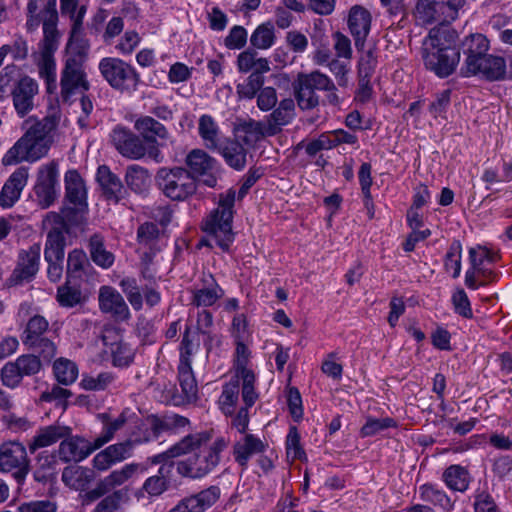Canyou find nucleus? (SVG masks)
Here are the masks:
<instances>
[{"label":"nucleus","mask_w":512,"mask_h":512,"mask_svg":"<svg viewBox=\"0 0 512 512\" xmlns=\"http://www.w3.org/2000/svg\"><path fill=\"white\" fill-rule=\"evenodd\" d=\"M210 440L209 432L189 434L167 450V455L170 457H179L194 452L188 458L177 462L176 468L180 475L193 479L202 478L218 466L221 453L228 446V440L219 437L207 445Z\"/></svg>","instance_id":"1"},{"label":"nucleus","mask_w":512,"mask_h":512,"mask_svg":"<svg viewBox=\"0 0 512 512\" xmlns=\"http://www.w3.org/2000/svg\"><path fill=\"white\" fill-rule=\"evenodd\" d=\"M60 112L53 109L42 120L33 123L24 135L7 151L2 159L5 166L23 161L35 162L47 155L54 131L60 122Z\"/></svg>","instance_id":"2"},{"label":"nucleus","mask_w":512,"mask_h":512,"mask_svg":"<svg viewBox=\"0 0 512 512\" xmlns=\"http://www.w3.org/2000/svg\"><path fill=\"white\" fill-rule=\"evenodd\" d=\"M456 33L449 27H434L422 44V57L427 69L441 78L451 75L460 60L454 47Z\"/></svg>","instance_id":"3"},{"label":"nucleus","mask_w":512,"mask_h":512,"mask_svg":"<svg viewBox=\"0 0 512 512\" xmlns=\"http://www.w3.org/2000/svg\"><path fill=\"white\" fill-rule=\"evenodd\" d=\"M235 198L236 192L233 189L220 194L218 207L202 221V230L223 250H228L234 240L232 221Z\"/></svg>","instance_id":"4"},{"label":"nucleus","mask_w":512,"mask_h":512,"mask_svg":"<svg viewBox=\"0 0 512 512\" xmlns=\"http://www.w3.org/2000/svg\"><path fill=\"white\" fill-rule=\"evenodd\" d=\"M155 179L159 189L172 201H184L197 190L196 179L182 167H162L157 171Z\"/></svg>","instance_id":"5"},{"label":"nucleus","mask_w":512,"mask_h":512,"mask_svg":"<svg viewBox=\"0 0 512 512\" xmlns=\"http://www.w3.org/2000/svg\"><path fill=\"white\" fill-rule=\"evenodd\" d=\"M111 141L115 149L123 157L140 160L148 157L156 163L163 161V154L155 145L148 146L139 134L133 133L123 126H116L111 133Z\"/></svg>","instance_id":"6"},{"label":"nucleus","mask_w":512,"mask_h":512,"mask_svg":"<svg viewBox=\"0 0 512 512\" xmlns=\"http://www.w3.org/2000/svg\"><path fill=\"white\" fill-rule=\"evenodd\" d=\"M465 0H418L414 17L419 25L437 23L438 27H448L458 17L459 10L465 5Z\"/></svg>","instance_id":"7"},{"label":"nucleus","mask_w":512,"mask_h":512,"mask_svg":"<svg viewBox=\"0 0 512 512\" xmlns=\"http://www.w3.org/2000/svg\"><path fill=\"white\" fill-rule=\"evenodd\" d=\"M99 71L107 83L120 92L137 90L139 74L127 62L115 57H105L99 62Z\"/></svg>","instance_id":"8"},{"label":"nucleus","mask_w":512,"mask_h":512,"mask_svg":"<svg viewBox=\"0 0 512 512\" xmlns=\"http://www.w3.org/2000/svg\"><path fill=\"white\" fill-rule=\"evenodd\" d=\"M48 321L40 315L29 319L22 335L23 344L44 360L50 361L56 354L55 344L47 337Z\"/></svg>","instance_id":"9"},{"label":"nucleus","mask_w":512,"mask_h":512,"mask_svg":"<svg viewBox=\"0 0 512 512\" xmlns=\"http://www.w3.org/2000/svg\"><path fill=\"white\" fill-rule=\"evenodd\" d=\"M86 49L87 47L83 46L82 50L68 56L65 61L60 80L61 96L65 101L77 91H87L89 89V82L83 68Z\"/></svg>","instance_id":"10"},{"label":"nucleus","mask_w":512,"mask_h":512,"mask_svg":"<svg viewBox=\"0 0 512 512\" xmlns=\"http://www.w3.org/2000/svg\"><path fill=\"white\" fill-rule=\"evenodd\" d=\"M16 469L14 477L21 484L30 471V460L26 447L18 441H8L0 445V472Z\"/></svg>","instance_id":"11"},{"label":"nucleus","mask_w":512,"mask_h":512,"mask_svg":"<svg viewBox=\"0 0 512 512\" xmlns=\"http://www.w3.org/2000/svg\"><path fill=\"white\" fill-rule=\"evenodd\" d=\"M144 468L141 464L130 463L120 469L113 470L103 479H101L95 488L87 491L83 496V504H91L102 498L104 495L111 493L116 487H120L131 479L136 473Z\"/></svg>","instance_id":"12"},{"label":"nucleus","mask_w":512,"mask_h":512,"mask_svg":"<svg viewBox=\"0 0 512 512\" xmlns=\"http://www.w3.org/2000/svg\"><path fill=\"white\" fill-rule=\"evenodd\" d=\"M41 369L42 362L38 356L24 354L2 367L1 381L4 386L14 389L20 385L23 377L36 375Z\"/></svg>","instance_id":"13"},{"label":"nucleus","mask_w":512,"mask_h":512,"mask_svg":"<svg viewBox=\"0 0 512 512\" xmlns=\"http://www.w3.org/2000/svg\"><path fill=\"white\" fill-rule=\"evenodd\" d=\"M39 86L35 79L22 75L10 90L13 107L21 118L29 114L35 107Z\"/></svg>","instance_id":"14"},{"label":"nucleus","mask_w":512,"mask_h":512,"mask_svg":"<svg viewBox=\"0 0 512 512\" xmlns=\"http://www.w3.org/2000/svg\"><path fill=\"white\" fill-rule=\"evenodd\" d=\"M58 162L53 160L42 165L37 173V181L34 191L38 204L42 208H48L57 198Z\"/></svg>","instance_id":"15"},{"label":"nucleus","mask_w":512,"mask_h":512,"mask_svg":"<svg viewBox=\"0 0 512 512\" xmlns=\"http://www.w3.org/2000/svg\"><path fill=\"white\" fill-rule=\"evenodd\" d=\"M41 246L39 243L31 245L28 249H22L18 253L17 265L13 270L10 282L18 285L30 282L39 271Z\"/></svg>","instance_id":"16"},{"label":"nucleus","mask_w":512,"mask_h":512,"mask_svg":"<svg viewBox=\"0 0 512 512\" xmlns=\"http://www.w3.org/2000/svg\"><path fill=\"white\" fill-rule=\"evenodd\" d=\"M462 74L467 77L480 76L489 81L503 80L506 76V61L501 56L486 52L476 60L474 67L467 66L462 68Z\"/></svg>","instance_id":"17"},{"label":"nucleus","mask_w":512,"mask_h":512,"mask_svg":"<svg viewBox=\"0 0 512 512\" xmlns=\"http://www.w3.org/2000/svg\"><path fill=\"white\" fill-rule=\"evenodd\" d=\"M97 450L94 442L91 443L81 436L71 434L62 438L58 447L59 459L64 463L80 462Z\"/></svg>","instance_id":"18"},{"label":"nucleus","mask_w":512,"mask_h":512,"mask_svg":"<svg viewBox=\"0 0 512 512\" xmlns=\"http://www.w3.org/2000/svg\"><path fill=\"white\" fill-rule=\"evenodd\" d=\"M99 307L103 313L110 314L117 321L130 318L129 307L122 295L111 286H102L99 290Z\"/></svg>","instance_id":"19"},{"label":"nucleus","mask_w":512,"mask_h":512,"mask_svg":"<svg viewBox=\"0 0 512 512\" xmlns=\"http://www.w3.org/2000/svg\"><path fill=\"white\" fill-rule=\"evenodd\" d=\"M41 23L44 34L42 53L52 54L56 51L59 43L57 0H47L45 2L44 21Z\"/></svg>","instance_id":"20"},{"label":"nucleus","mask_w":512,"mask_h":512,"mask_svg":"<svg viewBox=\"0 0 512 512\" xmlns=\"http://www.w3.org/2000/svg\"><path fill=\"white\" fill-rule=\"evenodd\" d=\"M28 177L29 169L24 166L19 167L10 175L0 192V206L2 208H11L19 200Z\"/></svg>","instance_id":"21"},{"label":"nucleus","mask_w":512,"mask_h":512,"mask_svg":"<svg viewBox=\"0 0 512 512\" xmlns=\"http://www.w3.org/2000/svg\"><path fill=\"white\" fill-rule=\"evenodd\" d=\"M371 14L362 6H353L348 16V27L354 37L355 47L362 50L371 28Z\"/></svg>","instance_id":"22"},{"label":"nucleus","mask_w":512,"mask_h":512,"mask_svg":"<svg viewBox=\"0 0 512 512\" xmlns=\"http://www.w3.org/2000/svg\"><path fill=\"white\" fill-rule=\"evenodd\" d=\"M219 496L220 489L217 486H211L198 494L182 499L169 512H204L218 500Z\"/></svg>","instance_id":"23"},{"label":"nucleus","mask_w":512,"mask_h":512,"mask_svg":"<svg viewBox=\"0 0 512 512\" xmlns=\"http://www.w3.org/2000/svg\"><path fill=\"white\" fill-rule=\"evenodd\" d=\"M134 128L148 146L155 145L158 149L161 146L158 140L164 141L169 138L168 129L152 116L137 118Z\"/></svg>","instance_id":"24"},{"label":"nucleus","mask_w":512,"mask_h":512,"mask_svg":"<svg viewBox=\"0 0 512 512\" xmlns=\"http://www.w3.org/2000/svg\"><path fill=\"white\" fill-rule=\"evenodd\" d=\"M267 445L253 434H244L233 444V457L235 462L243 469L247 468L248 462L254 455L263 453Z\"/></svg>","instance_id":"25"},{"label":"nucleus","mask_w":512,"mask_h":512,"mask_svg":"<svg viewBox=\"0 0 512 512\" xmlns=\"http://www.w3.org/2000/svg\"><path fill=\"white\" fill-rule=\"evenodd\" d=\"M72 429L69 426L53 424L40 428L29 443V450L34 453L36 450L51 446L69 436Z\"/></svg>","instance_id":"26"},{"label":"nucleus","mask_w":512,"mask_h":512,"mask_svg":"<svg viewBox=\"0 0 512 512\" xmlns=\"http://www.w3.org/2000/svg\"><path fill=\"white\" fill-rule=\"evenodd\" d=\"M97 181L107 200L119 202L123 198L125 190L122 181L116 174L112 173L108 166H99Z\"/></svg>","instance_id":"27"},{"label":"nucleus","mask_w":512,"mask_h":512,"mask_svg":"<svg viewBox=\"0 0 512 512\" xmlns=\"http://www.w3.org/2000/svg\"><path fill=\"white\" fill-rule=\"evenodd\" d=\"M65 189L67 200L82 211L87 208V192L83 179L76 170L65 174Z\"/></svg>","instance_id":"28"},{"label":"nucleus","mask_w":512,"mask_h":512,"mask_svg":"<svg viewBox=\"0 0 512 512\" xmlns=\"http://www.w3.org/2000/svg\"><path fill=\"white\" fill-rule=\"evenodd\" d=\"M500 258L497 252L478 245L469 249L470 268L465 273V285L474 287V272L485 267V263H495Z\"/></svg>","instance_id":"29"},{"label":"nucleus","mask_w":512,"mask_h":512,"mask_svg":"<svg viewBox=\"0 0 512 512\" xmlns=\"http://www.w3.org/2000/svg\"><path fill=\"white\" fill-rule=\"evenodd\" d=\"M178 379L181 395L174 397L176 405L192 403L197 400L198 386L191 365L178 366Z\"/></svg>","instance_id":"30"},{"label":"nucleus","mask_w":512,"mask_h":512,"mask_svg":"<svg viewBox=\"0 0 512 512\" xmlns=\"http://www.w3.org/2000/svg\"><path fill=\"white\" fill-rule=\"evenodd\" d=\"M198 133L203 145L212 151L219 150L222 142L226 139L223 137L216 121L207 114L200 116L198 120Z\"/></svg>","instance_id":"31"},{"label":"nucleus","mask_w":512,"mask_h":512,"mask_svg":"<svg viewBox=\"0 0 512 512\" xmlns=\"http://www.w3.org/2000/svg\"><path fill=\"white\" fill-rule=\"evenodd\" d=\"M489 50V40L480 33L470 34L462 41V51L465 56L464 66H473L476 60Z\"/></svg>","instance_id":"32"},{"label":"nucleus","mask_w":512,"mask_h":512,"mask_svg":"<svg viewBox=\"0 0 512 512\" xmlns=\"http://www.w3.org/2000/svg\"><path fill=\"white\" fill-rule=\"evenodd\" d=\"M124 180L131 191L136 194H145L151 185V173L139 164H132L127 166Z\"/></svg>","instance_id":"33"},{"label":"nucleus","mask_w":512,"mask_h":512,"mask_svg":"<svg viewBox=\"0 0 512 512\" xmlns=\"http://www.w3.org/2000/svg\"><path fill=\"white\" fill-rule=\"evenodd\" d=\"M203 282L207 287L197 289L193 292L192 304L197 307L212 306L218 299L224 295L222 288L215 282L211 274L205 275Z\"/></svg>","instance_id":"34"},{"label":"nucleus","mask_w":512,"mask_h":512,"mask_svg":"<svg viewBox=\"0 0 512 512\" xmlns=\"http://www.w3.org/2000/svg\"><path fill=\"white\" fill-rule=\"evenodd\" d=\"M163 235L164 231L160 230L158 225L154 222H145L137 229L138 243L149 250L146 253L153 255L160 251L161 247L159 242Z\"/></svg>","instance_id":"35"},{"label":"nucleus","mask_w":512,"mask_h":512,"mask_svg":"<svg viewBox=\"0 0 512 512\" xmlns=\"http://www.w3.org/2000/svg\"><path fill=\"white\" fill-rule=\"evenodd\" d=\"M66 237L63 231L57 227L51 229L47 234L44 249L46 261H63L65 255Z\"/></svg>","instance_id":"36"},{"label":"nucleus","mask_w":512,"mask_h":512,"mask_svg":"<svg viewBox=\"0 0 512 512\" xmlns=\"http://www.w3.org/2000/svg\"><path fill=\"white\" fill-rule=\"evenodd\" d=\"M88 249L92 261L103 269L110 268L115 260L112 252L106 250L104 245V237L95 233L89 239Z\"/></svg>","instance_id":"37"},{"label":"nucleus","mask_w":512,"mask_h":512,"mask_svg":"<svg viewBox=\"0 0 512 512\" xmlns=\"http://www.w3.org/2000/svg\"><path fill=\"white\" fill-rule=\"evenodd\" d=\"M94 478L93 470L81 466L66 467L62 472V481L76 490H83Z\"/></svg>","instance_id":"38"},{"label":"nucleus","mask_w":512,"mask_h":512,"mask_svg":"<svg viewBox=\"0 0 512 512\" xmlns=\"http://www.w3.org/2000/svg\"><path fill=\"white\" fill-rule=\"evenodd\" d=\"M222 154L226 163L236 170H241L246 164V150L237 141L225 139L217 150Z\"/></svg>","instance_id":"39"},{"label":"nucleus","mask_w":512,"mask_h":512,"mask_svg":"<svg viewBox=\"0 0 512 512\" xmlns=\"http://www.w3.org/2000/svg\"><path fill=\"white\" fill-rule=\"evenodd\" d=\"M442 479L447 487L453 491L465 492L470 483L468 470L461 465H451L445 469Z\"/></svg>","instance_id":"40"},{"label":"nucleus","mask_w":512,"mask_h":512,"mask_svg":"<svg viewBox=\"0 0 512 512\" xmlns=\"http://www.w3.org/2000/svg\"><path fill=\"white\" fill-rule=\"evenodd\" d=\"M240 385L238 379H231L223 386L222 393L218 399L220 410L226 416H233L235 406L239 400Z\"/></svg>","instance_id":"41"},{"label":"nucleus","mask_w":512,"mask_h":512,"mask_svg":"<svg viewBox=\"0 0 512 512\" xmlns=\"http://www.w3.org/2000/svg\"><path fill=\"white\" fill-rule=\"evenodd\" d=\"M190 173L195 177L213 171L215 160L201 149L192 150L186 158Z\"/></svg>","instance_id":"42"},{"label":"nucleus","mask_w":512,"mask_h":512,"mask_svg":"<svg viewBox=\"0 0 512 512\" xmlns=\"http://www.w3.org/2000/svg\"><path fill=\"white\" fill-rule=\"evenodd\" d=\"M293 89L298 106L302 110H310L319 104V96L298 75L293 83Z\"/></svg>","instance_id":"43"},{"label":"nucleus","mask_w":512,"mask_h":512,"mask_svg":"<svg viewBox=\"0 0 512 512\" xmlns=\"http://www.w3.org/2000/svg\"><path fill=\"white\" fill-rule=\"evenodd\" d=\"M56 300L61 307L73 308L84 302L81 289L77 285H72V281L66 282L57 289Z\"/></svg>","instance_id":"44"},{"label":"nucleus","mask_w":512,"mask_h":512,"mask_svg":"<svg viewBox=\"0 0 512 512\" xmlns=\"http://www.w3.org/2000/svg\"><path fill=\"white\" fill-rule=\"evenodd\" d=\"M237 131L241 140L247 145H254L265 135H268L263 123L253 119L240 123L237 127Z\"/></svg>","instance_id":"45"},{"label":"nucleus","mask_w":512,"mask_h":512,"mask_svg":"<svg viewBox=\"0 0 512 512\" xmlns=\"http://www.w3.org/2000/svg\"><path fill=\"white\" fill-rule=\"evenodd\" d=\"M90 267L89 260L86 254L79 249H74L68 254L67 258V279L76 280L80 279L85 273L86 269Z\"/></svg>","instance_id":"46"},{"label":"nucleus","mask_w":512,"mask_h":512,"mask_svg":"<svg viewBox=\"0 0 512 512\" xmlns=\"http://www.w3.org/2000/svg\"><path fill=\"white\" fill-rule=\"evenodd\" d=\"M99 417L101 418L104 426L101 434L94 440V444L97 449L112 440L115 433L121 429L126 422L124 415H119L114 420H111L108 414H101Z\"/></svg>","instance_id":"47"},{"label":"nucleus","mask_w":512,"mask_h":512,"mask_svg":"<svg viewBox=\"0 0 512 512\" xmlns=\"http://www.w3.org/2000/svg\"><path fill=\"white\" fill-rule=\"evenodd\" d=\"M53 371L56 380L62 385H70L78 377L77 365L65 358H59L54 362Z\"/></svg>","instance_id":"48"},{"label":"nucleus","mask_w":512,"mask_h":512,"mask_svg":"<svg viewBox=\"0 0 512 512\" xmlns=\"http://www.w3.org/2000/svg\"><path fill=\"white\" fill-rule=\"evenodd\" d=\"M420 497L425 502L439 505L443 509L450 510L453 506L446 493L432 484H424L419 488Z\"/></svg>","instance_id":"49"},{"label":"nucleus","mask_w":512,"mask_h":512,"mask_svg":"<svg viewBox=\"0 0 512 512\" xmlns=\"http://www.w3.org/2000/svg\"><path fill=\"white\" fill-rule=\"evenodd\" d=\"M128 490L118 489L103 496L92 512H118L121 503L127 500Z\"/></svg>","instance_id":"50"},{"label":"nucleus","mask_w":512,"mask_h":512,"mask_svg":"<svg viewBox=\"0 0 512 512\" xmlns=\"http://www.w3.org/2000/svg\"><path fill=\"white\" fill-rule=\"evenodd\" d=\"M164 470L165 467L161 466L157 475L148 477L144 481L139 493H146L150 497L160 496L164 493L169 486V482L164 476Z\"/></svg>","instance_id":"51"},{"label":"nucleus","mask_w":512,"mask_h":512,"mask_svg":"<svg viewBox=\"0 0 512 512\" xmlns=\"http://www.w3.org/2000/svg\"><path fill=\"white\" fill-rule=\"evenodd\" d=\"M298 76L307 83L315 92L325 90H337L332 79L326 74L314 70L310 73H299Z\"/></svg>","instance_id":"52"},{"label":"nucleus","mask_w":512,"mask_h":512,"mask_svg":"<svg viewBox=\"0 0 512 512\" xmlns=\"http://www.w3.org/2000/svg\"><path fill=\"white\" fill-rule=\"evenodd\" d=\"M38 68L40 77L47 83L48 92H52V88H56V64L52 54L42 53Z\"/></svg>","instance_id":"53"},{"label":"nucleus","mask_w":512,"mask_h":512,"mask_svg":"<svg viewBox=\"0 0 512 512\" xmlns=\"http://www.w3.org/2000/svg\"><path fill=\"white\" fill-rule=\"evenodd\" d=\"M275 35L270 23L261 24L252 33L250 42L258 49H268L274 43Z\"/></svg>","instance_id":"54"},{"label":"nucleus","mask_w":512,"mask_h":512,"mask_svg":"<svg viewBox=\"0 0 512 512\" xmlns=\"http://www.w3.org/2000/svg\"><path fill=\"white\" fill-rule=\"evenodd\" d=\"M109 349L114 366L126 367L133 361V350L126 343L121 341L111 343Z\"/></svg>","instance_id":"55"},{"label":"nucleus","mask_w":512,"mask_h":512,"mask_svg":"<svg viewBox=\"0 0 512 512\" xmlns=\"http://www.w3.org/2000/svg\"><path fill=\"white\" fill-rule=\"evenodd\" d=\"M47 0H28L27 2V21L28 31H35L44 21V4Z\"/></svg>","instance_id":"56"},{"label":"nucleus","mask_w":512,"mask_h":512,"mask_svg":"<svg viewBox=\"0 0 512 512\" xmlns=\"http://www.w3.org/2000/svg\"><path fill=\"white\" fill-rule=\"evenodd\" d=\"M119 285L131 306L137 311L140 310L143 305V297L136 279L125 277L120 281Z\"/></svg>","instance_id":"57"},{"label":"nucleus","mask_w":512,"mask_h":512,"mask_svg":"<svg viewBox=\"0 0 512 512\" xmlns=\"http://www.w3.org/2000/svg\"><path fill=\"white\" fill-rule=\"evenodd\" d=\"M264 77L259 73H251L246 81L237 85V93L241 98L252 99L262 89Z\"/></svg>","instance_id":"58"},{"label":"nucleus","mask_w":512,"mask_h":512,"mask_svg":"<svg viewBox=\"0 0 512 512\" xmlns=\"http://www.w3.org/2000/svg\"><path fill=\"white\" fill-rule=\"evenodd\" d=\"M461 252V243L459 241H454L445 256V269L446 271H453V278L459 277L461 272Z\"/></svg>","instance_id":"59"},{"label":"nucleus","mask_w":512,"mask_h":512,"mask_svg":"<svg viewBox=\"0 0 512 512\" xmlns=\"http://www.w3.org/2000/svg\"><path fill=\"white\" fill-rule=\"evenodd\" d=\"M287 457L292 460H306V454L300 444V435L295 426L290 427L286 438Z\"/></svg>","instance_id":"60"},{"label":"nucleus","mask_w":512,"mask_h":512,"mask_svg":"<svg viewBox=\"0 0 512 512\" xmlns=\"http://www.w3.org/2000/svg\"><path fill=\"white\" fill-rule=\"evenodd\" d=\"M397 423L393 418L385 417V418H369L366 423L361 428V435L363 437L374 436L377 433L391 428L396 427Z\"/></svg>","instance_id":"61"},{"label":"nucleus","mask_w":512,"mask_h":512,"mask_svg":"<svg viewBox=\"0 0 512 512\" xmlns=\"http://www.w3.org/2000/svg\"><path fill=\"white\" fill-rule=\"evenodd\" d=\"M72 396L70 390L62 388L58 385H53L50 390L44 391L40 395V401L42 402H56V405L66 409L67 399Z\"/></svg>","instance_id":"62"},{"label":"nucleus","mask_w":512,"mask_h":512,"mask_svg":"<svg viewBox=\"0 0 512 512\" xmlns=\"http://www.w3.org/2000/svg\"><path fill=\"white\" fill-rule=\"evenodd\" d=\"M115 381V376L111 372H102L96 377L89 376L82 380V386L86 390H104Z\"/></svg>","instance_id":"63"},{"label":"nucleus","mask_w":512,"mask_h":512,"mask_svg":"<svg viewBox=\"0 0 512 512\" xmlns=\"http://www.w3.org/2000/svg\"><path fill=\"white\" fill-rule=\"evenodd\" d=\"M134 448V442L131 440H127L124 442L112 444L105 448L106 452H108L109 456L115 462V464L122 462L132 456V451Z\"/></svg>","instance_id":"64"}]
</instances>
